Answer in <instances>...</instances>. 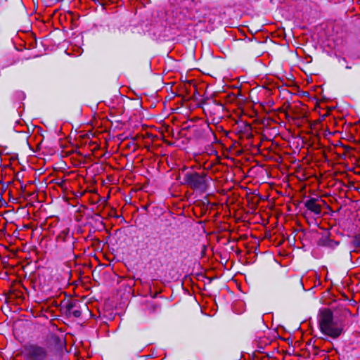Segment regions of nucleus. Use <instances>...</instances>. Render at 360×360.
<instances>
[{
  "instance_id": "obj_1",
  "label": "nucleus",
  "mask_w": 360,
  "mask_h": 360,
  "mask_svg": "<svg viewBox=\"0 0 360 360\" xmlns=\"http://www.w3.org/2000/svg\"><path fill=\"white\" fill-rule=\"evenodd\" d=\"M318 321L321 332L331 338L337 339L345 330L344 321L335 319L333 311L328 308L320 310Z\"/></svg>"
},
{
  "instance_id": "obj_2",
  "label": "nucleus",
  "mask_w": 360,
  "mask_h": 360,
  "mask_svg": "<svg viewBox=\"0 0 360 360\" xmlns=\"http://www.w3.org/2000/svg\"><path fill=\"white\" fill-rule=\"evenodd\" d=\"M182 184L188 188L200 193L207 190L211 178L205 172H198L193 169H184L182 172Z\"/></svg>"
},
{
  "instance_id": "obj_3",
  "label": "nucleus",
  "mask_w": 360,
  "mask_h": 360,
  "mask_svg": "<svg viewBox=\"0 0 360 360\" xmlns=\"http://www.w3.org/2000/svg\"><path fill=\"white\" fill-rule=\"evenodd\" d=\"M24 353L27 360H46L48 358L46 348L37 344L25 345Z\"/></svg>"
},
{
  "instance_id": "obj_4",
  "label": "nucleus",
  "mask_w": 360,
  "mask_h": 360,
  "mask_svg": "<svg viewBox=\"0 0 360 360\" xmlns=\"http://www.w3.org/2000/svg\"><path fill=\"white\" fill-rule=\"evenodd\" d=\"M65 314L68 316L79 318L82 315V309L77 300H69L65 305Z\"/></svg>"
},
{
  "instance_id": "obj_5",
  "label": "nucleus",
  "mask_w": 360,
  "mask_h": 360,
  "mask_svg": "<svg viewBox=\"0 0 360 360\" xmlns=\"http://www.w3.org/2000/svg\"><path fill=\"white\" fill-rule=\"evenodd\" d=\"M75 212H78V214L75 216V219L78 221L82 220L83 216H86L87 218L92 217V211L84 204H79V207Z\"/></svg>"
},
{
  "instance_id": "obj_6",
  "label": "nucleus",
  "mask_w": 360,
  "mask_h": 360,
  "mask_svg": "<svg viewBox=\"0 0 360 360\" xmlns=\"http://www.w3.org/2000/svg\"><path fill=\"white\" fill-rule=\"evenodd\" d=\"M146 311L150 314H158L161 311V304L155 301H147Z\"/></svg>"
},
{
  "instance_id": "obj_7",
  "label": "nucleus",
  "mask_w": 360,
  "mask_h": 360,
  "mask_svg": "<svg viewBox=\"0 0 360 360\" xmlns=\"http://www.w3.org/2000/svg\"><path fill=\"white\" fill-rule=\"evenodd\" d=\"M319 245L334 248L338 245L339 242L331 240L327 236H323L318 242Z\"/></svg>"
},
{
  "instance_id": "obj_8",
  "label": "nucleus",
  "mask_w": 360,
  "mask_h": 360,
  "mask_svg": "<svg viewBox=\"0 0 360 360\" xmlns=\"http://www.w3.org/2000/svg\"><path fill=\"white\" fill-rule=\"evenodd\" d=\"M69 239L72 240V237L68 228H65L62 230L56 238L58 242H66Z\"/></svg>"
},
{
  "instance_id": "obj_9",
  "label": "nucleus",
  "mask_w": 360,
  "mask_h": 360,
  "mask_svg": "<svg viewBox=\"0 0 360 360\" xmlns=\"http://www.w3.org/2000/svg\"><path fill=\"white\" fill-rule=\"evenodd\" d=\"M307 210L314 213L316 215H319L321 212V206L320 204H304Z\"/></svg>"
},
{
  "instance_id": "obj_10",
  "label": "nucleus",
  "mask_w": 360,
  "mask_h": 360,
  "mask_svg": "<svg viewBox=\"0 0 360 360\" xmlns=\"http://www.w3.org/2000/svg\"><path fill=\"white\" fill-rule=\"evenodd\" d=\"M352 243L355 248H360V235L355 236Z\"/></svg>"
},
{
  "instance_id": "obj_11",
  "label": "nucleus",
  "mask_w": 360,
  "mask_h": 360,
  "mask_svg": "<svg viewBox=\"0 0 360 360\" xmlns=\"http://www.w3.org/2000/svg\"><path fill=\"white\" fill-rule=\"evenodd\" d=\"M202 205L203 208L206 207V209H207L209 207L210 208H212L213 206L218 205L219 204H209V203H207V204H198V205Z\"/></svg>"
},
{
  "instance_id": "obj_12",
  "label": "nucleus",
  "mask_w": 360,
  "mask_h": 360,
  "mask_svg": "<svg viewBox=\"0 0 360 360\" xmlns=\"http://www.w3.org/2000/svg\"><path fill=\"white\" fill-rule=\"evenodd\" d=\"M149 205H150V204H143V205H141V208L143 210H145V211L148 212V208Z\"/></svg>"
},
{
  "instance_id": "obj_13",
  "label": "nucleus",
  "mask_w": 360,
  "mask_h": 360,
  "mask_svg": "<svg viewBox=\"0 0 360 360\" xmlns=\"http://www.w3.org/2000/svg\"><path fill=\"white\" fill-rule=\"evenodd\" d=\"M305 202H310V203L316 202V200L314 198H310V199L307 200Z\"/></svg>"
},
{
  "instance_id": "obj_14",
  "label": "nucleus",
  "mask_w": 360,
  "mask_h": 360,
  "mask_svg": "<svg viewBox=\"0 0 360 360\" xmlns=\"http://www.w3.org/2000/svg\"><path fill=\"white\" fill-rule=\"evenodd\" d=\"M28 205H30V207H29V208H31V207H33V205H33L32 203H30V204H26V207H27V206H28ZM27 211L29 212V211H30V209H28V210H27Z\"/></svg>"
},
{
  "instance_id": "obj_15",
  "label": "nucleus",
  "mask_w": 360,
  "mask_h": 360,
  "mask_svg": "<svg viewBox=\"0 0 360 360\" xmlns=\"http://www.w3.org/2000/svg\"><path fill=\"white\" fill-rule=\"evenodd\" d=\"M345 315H346V314H349V315H351V312H350V311H349V310H347H347H345Z\"/></svg>"
},
{
  "instance_id": "obj_16",
  "label": "nucleus",
  "mask_w": 360,
  "mask_h": 360,
  "mask_svg": "<svg viewBox=\"0 0 360 360\" xmlns=\"http://www.w3.org/2000/svg\"><path fill=\"white\" fill-rule=\"evenodd\" d=\"M5 205H6V206H5L6 207H10V205H9V204H8V203L5 204Z\"/></svg>"
},
{
  "instance_id": "obj_17",
  "label": "nucleus",
  "mask_w": 360,
  "mask_h": 360,
  "mask_svg": "<svg viewBox=\"0 0 360 360\" xmlns=\"http://www.w3.org/2000/svg\"><path fill=\"white\" fill-rule=\"evenodd\" d=\"M160 213H161V212H155V214H160Z\"/></svg>"
},
{
  "instance_id": "obj_18",
  "label": "nucleus",
  "mask_w": 360,
  "mask_h": 360,
  "mask_svg": "<svg viewBox=\"0 0 360 360\" xmlns=\"http://www.w3.org/2000/svg\"><path fill=\"white\" fill-rule=\"evenodd\" d=\"M358 174H360V172Z\"/></svg>"
}]
</instances>
